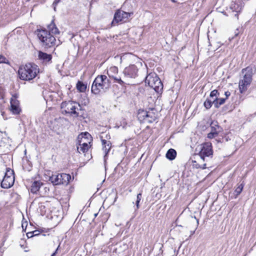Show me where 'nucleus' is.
Returning <instances> with one entry per match:
<instances>
[{"mask_svg":"<svg viewBox=\"0 0 256 256\" xmlns=\"http://www.w3.org/2000/svg\"><path fill=\"white\" fill-rule=\"evenodd\" d=\"M60 33V32L54 22V20H52L48 26V30L42 29L38 30L37 36L41 42L42 45L45 48H50L56 44V39L52 34L57 35Z\"/></svg>","mask_w":256,"mask_h":256,"instance_id":"f257e3e1","label":"nucleus"},{"mask_svg":"<svg viewBox=\"0 0 256 256\" xmlns=\"http://www.w3.org/2000/svg\"><path fill=\"white\" fill-rule=\"evenodd\" d=\"M39 72L38 66L28 63L19 68L18 74L20 78L24 80H30L34 79Z\"/></svg>","mask_w":256,"mask_h":256,"instance_id":"f03ea898","label":"nucleus"},{"mask_svg":"<svg viewBox=\"0 0 256 256\" xmlns=\"http://www.w3.org/2000/svg\"><path fill=\"white\" fill-rule=\"evenodd\" d=\"M110 81L106 76H98L92 83V92L95 94H98L102 92H105L110 88Z\"/></svg>","mask_w":256,"mask_h":256,"instance_id":"7ed1b4c3","label":"nucleus"},{"mask_svg":"<svg viewBox=\"0 0 256 256\" xmlns=\"http://www.w3.org/2000/svg\"><path fill=\"white\" fill-rule=\"evenodd\" d=\"M60 108L63 114H68L74 115L75 117H78V110H81V106L79 104L73 101L63 102L60 104Z\"/></svg>","mask_w":256,"mask_h":256,"instance_id":"20e7f679","label":"nucleus"},{"mask_svg":"<svg viewBox=\"0 0 256 256\" xmlns=\"http://www.w3.org/2000/svg\"><path fill=\"white\" fill-rule=\"evenodd\" d=\"M242 73L244 74L242 79L239 82V88L241 93L246 92L248 86L250 85L252 81V69L250 67H247L242 70Z\"/></svg>","mask_w":256,"mask_h":256,"instance_id":"39448f33","label":"nucleus"},{"mask_svg":"<svg viewBox=\"0 0 256 256\" xmlns=\"http://www.w3.org/2000/svg\"><path fill=\"white\" fill-rule=\"evenodd\" d=\"M89 138L92 140V137L88 132H82L78 136V146H77V150L79 153H85L89 148V144L90 142L88 141Z\"/></svg>","mask_w":256,"mask_h":256,"instance_id":"423d86ee","label":"nucleus"},{"mask_svg":"<svg viewBox=\"0 0 256 256\" xmlns=\"http://www.w3.org/2000/svg\"><path fill=\"white\" fill-rule=\"evenodd\" d=\"M138 118L140 122L150 124L156 120L157 114L152 110L150 111L141 110L138 112Z\"/></svg>","mask_w":256,"mask_h":256,"instance_id":"0eeeda50","label":"nucleus"},{"mask_svg":"<svg viewBox=\"0 0 256 256\" xmlns=\"http://www.w3.org/2000/svg\"><path fill=\"white\" fill-rule=\"evenodd\" d=\"M132 14V12H127L120 10H117L114 14L112 26H114L120 22H126Z\"/></svg>","mask_w":256,"mask_h":256,"instance_id":"6e6552de","label":"nucleus"},{"mask_svg":"<svg viewBox=\"0 0 256 256\" xmlns=\"http://www.w3.org/2000/svg\"><path fill=\"white\" fill-rule=\"evenodd\" d=\"M212 146L210 143H204L199 152V156L203 161H206V158L212 155Z\"/></svg>","mask_w":256,"mask_h":256,"instance_id":"1a4fd4ad","label":"nucleus"},{"mask_svg":"<svg viewBox=\"0 0 256 256\" xmlns=\"http://www.w3.org/2000/svg\"><path fill=\"white\" fill-rule=\"evenodd\" d=\"M138 70L136 65L131 64L124 69L123 74L126 77L135 78L138 76Z\"/></svg>","mask_w":256,"mask_h":256,"instance_id":"9d476101","label":"nucleus"},{"mask_svg":"<svg viewBox=\"0 0 256 256\" xmlns=\"http://www.w3.org/2000/svg\"><path fill=\"white\" fill-rule=\"evenodd\" d=\"M243 3L242 0H232L230 6V8L232 12H236L234 16L238 19V13L240 12L243 7Z\"/></svg>","mask_w":256,"mask_h":256,"instance_id":"9b49d317","label":"nucleus"},{"mask_svg":"<svg viewBox=\"0 0 256 256\" xmlns=\"http://www.w3.org/2000/svg\"><path fill=\"white\" fill-rule=\"evenodd\" d=\"M10 112L14 114H18L20 113L21 110L19 106V102L16 98L13 97L10 100Z\"/></svg>","mask_w":256,"mask_h":256,"instance_id":"f8f14e48","label":"nucleus"},{"mask_svg":"<svg viewBox=\"0 0 256 256\" xmlns=\"http://www.w3.org/2000/svg\"><path fill=\"white\" fill-rule=\"evenodd\" d=\"M14 176H4L1 183V186L4 188H8L12 186L14 184Z\"/></svg>","mask_w":256,"mask_h":256,"instance_id":"ddd939ff","label":"nucleus"},{"mask_svg":"<svg viewBox=\"0 0 256 256\" xmlns=\"http://www.w3.org/2000/svg\"><path fill=\"white\" fill-rule=\"evenodd\" d=\"M158 76L155 72H150L147 75L145 78V82L148 84L149 86L153 88L154 84L156 80H158Z\"/></svg>","mask_w":256,"mask_h":256,"instance_id":"4468645a","label":"nucleus"},{"mask_svg":"<svg viewBox=\"0 0 256 256\" xmlns=\"http://www.w3.org/2000/svg\"><path fill=\"white\" fill-rule=\"evenodd\" d=\"M44 186L43 184L40 181H34L33 182L31 186L30 192L33 194H37L40 195L42 194V192L40 191V188Z\"/></svg>","mask_w":256,"mask_h":256,"instance_id":"2eb2a0df","label":"nucleus"},{"mask_svg":"<svg viewBox=\"0 0 256 256\" xmlns=\"http://www.w3.org/2000/svg\"><path fill=\"white\" fill-rule=\"evenodd\" d=\"M154 84L153 89L158 93H162L163 90V84L158 77Z\"/></svg>","mask_w":256,"mask_h":256,"instance_id":"dca6fc26","label":"nucleus"},{"mask_svg":"<svg viewBox=\"0 0 256 256\" xmlns=\"http://www.w3.org/2000/svg\"><path fill=\"white\" fill-rule=\"evenodd\" d=\"M60 174H52L50 177V180L54 185L61 184Z\"/></svg>","mask_w":256,"mask_h":256,"instance_id":"f3484780","label":"nucleus"},{"mask_svg":"<svg viewBox=\"0 0 256 256\" xmlns=\"http://www.w3.org/2000/svg\"><path fill=\"white\" fill-rule=\"evenodd\" d=\"M61 184L68 185L71 179V176L69 174L64 173L60 174Z\"/></svg>","mask_w":256,"mask_h":256,"instance_id":"a211bd4d","label":"nucleus"},{"mask_svg":"<svg viewBox=\"0 0 256 256\" xmlns=\"http://www.w3.org/2000/svg\"><path fill=\"white\" fill-rule=\"evenodd\" d=\"M211 131L218 134L222 131V128L218 125L217 122H212L210 124Z\"/></svg>","mask_w":256,"mask_h":256,"instance_id":"6ab92c4d","label":"nucleus"},{"mask_svg":"<svg viewBox=\"0 0 256 256\" xmlns=\"http://www.w3.org/2000/svg\"><path fill=\"white\" fill-rule=\"evenodd\" d=\"M176 156V152L172 148L168 150L166 154V158L170 160H174Z\"/></svg>","mask_w":256,"mask_h":256,"instance_id":"aec40b11","label":"nucleus"},{"mask_svg":"<svg viewBox=\"0 0 256 256\" xmlns=\"http://www.w3.org/2000/svg\"><path fill=\"white\" fill-rule=\"evenodd\" d=\"M38 58L45 61L46 62H49L52 60V56L47 54L46 53L40 52L38 53Z\"/></svg>","mask_w":256,"mask_h":256,"instance_id":"412c9836","label":"nucleus"},{"mask_svg":"<svg viewBox=\"0 0 256 256\" xmlns=\"http://www.w3.org/2000/svg\"><path fill=\"white\" fill-rule=\"evenodd\" d=\"M225 98H216L213 100V104L216 108H218L220 106L223 104L225 102Z\"/></svg>","mask_w":256,"mask_h":256,"instance_id":"4be33fe9","label":"nucleus"},{"mask_svg":"<svg viewBox=\"0 0 256 256\" xmlns=\"http://www.w3.org/2000/svg\"><path fill=\"white\" fill-rule=\"evenodd\" d=\"M77 89L80 92H84L86 88V86L82 82L78 81L76 84Z\"/></svg>","mask_w":256,"mask_h":256,"instance_id":"5701e85b","label":"nucleus"},{"mask_svg":"<svg viewBox=\"0 0 256 256\" xmlns=\"http://www.w3.org/2000/svg\"><path fill=\"white\" fill-rule=\"evenodd\" d=\"M244 186V184H239L234 190L235 197L236 198L242 192Z\"/></svg>","mask_w":256,"mask_h":256,"instance_id":"b1692460","label":"nucleus"},{"mask_svg":"<svg viewBox=\"0 0 256 256\" xmlns=\"http://www.w3.org/2000/svg\"><path fill=\"white\" fill-rule=\"evenodd\" d=\"M8 140L7 134L6 132H2L0 131V142H6Z\"/></svg>","mask_w":256,"mask_h":256,"instance_id":"393cba45","label":"nucleus"},{"mask_svg":"<svg viewBox=\"0 0 256 256\" xmlns=\"http://www.w3.org/2000/svg\"><path fill=\"white\" fill-rule=\"evenodd\" d=\"M213 104V100L207 98L204 102V105L206 109H209L211 108Z\"/></svg>","mask_w":256,"mask_h":256,"instance_id":"a878e982","label":"nucleus"},{"mask_svg":"<svg viewBox=\"0 0 256 256\" xmlns=\"http://www.w3.org/2000/svg\"><path fill=\"white\" fill-rule=\"evenodd\" d=\"M112 78H114L116 82L121 85H123L125 84V82L122 80L120 77L112 76Z\"/></svg>","mask_w":256,"mask_h":256,"instance_id":"bb28decb","label":"nucleus"},{"mask_svg":"<svg viewBox=\"0 0 256 256\" xmlns=\"http://www.w3.org/2000/svg\"><path fill=\"white\" fill-rule=\"evenodd\" d=\"M218 94V90H214L212 91L210 94V99H212V100L214 99L215 98H214V96L216 98H217L216 96H217Z\"/></svg>","mask_w":256,"mask_h":256,"instance_id":"cd10ccee","label":"nucleus"},{"mask_svg":"<svg viewBox=\"0 0 256 256\" xmlns=\"http://www.w3.org/2000/svg\"><path fill=\"white\" fill-rule=\"evenodd\" d=\"M102 146L106 145L108 147V148H111L112 144H111V142L110 141H107L105 140H102Z\"/></svg>","mask_w":256,"mask_h":256,"instance_id":"c85d7f7f","label":"nucleus"},{"mask_svg":"<svg viewBox=\"0 0 256 256\" xmlns=\"http://www.w3.org/2000/svg\"><path fill=\"white\" fill-rule=\"evenodd\" d=\"M102 149L106 153L104 156V158H106V154L108 153L110 148H108V147L106 145L102 146Z\"/></svg>","mask_w":256,"mask_h":256,"instance_id":"c756f323","label":"nucleus"},{"mask_svg":"<svg viewBox=\"0 0 256 256\" xmlns=\"http://www.w3.org/2000/svg\"><path fill=\"white\" fill-rule=\"evenodd\" d=\"M218 135V134H215L214 132L211 131L209 134H208V137L210 138H212Z\"/></svg>","mask_w":256,"mask_h":256,"instance_id":"7c9ffc66","label":"nucleus"},{"mask_svg":"<svg viewBox=\"0 0 256 256\" xmlns=\"http://www.w3.org/2000/svg\"><path fill=\"white\" fill-rule=\"evenodd\" d=\"M13 176V171L10 170H7L4 176Z\"/></svg>","mask_w":256,"mask_h":256,"instance_id":"2f4dec72","label":"nucleus"},{"mask_svg":"<svg viewBox=\"0 0 256 256\" xmlns=\"http://www.w3.org/2000/svg\"><path fill=\"white\" fill-rule=\"evenodd\" d=\"M142 198V194L141 193H139L137 195L136 200H138V201L140 202Z\"/></svg>","mask_w":256,"mask_h":256,"instance_id":"473e14b6","label":"nucleus"},{"mask_svg":"<svg viewBox=\"0 0 256 256\" xmlns=\"http://www.w3.org/2000/svg\"><path fill=\"white\" fill-rule=\"evenodd\" d=\"M6 58L2 56H0V64H2V63H5L6 62H4V60H5Z\"/></svg>","mask_w":256,"mask_h":256,"instance_id":"72a5a7b5","label":"nucleus"},{"mask_svg":"<svg viewBox=\"0 0 256 256\" xmlns=\"http://www.w3.org/2000/svg\"><path fill=\"white\" fill-rule=\"evenodd\" d=\"M34 232H33V234H32V233H31V232H28V233H27V236H28V238H30V237H32V236H36V234H34Z\"/></svg>","mask_w":256,"mask_h":256,"instance_id":"f704fd0d","label":"nucleus"},{"mask_svg":"<svg viewBox=\"0 0 256 256\" xmlns=\"http://www.w3.org/2000/svg\"><path fill=\"white\" fill-rule=\"evenodd\" d=\"M140 202V201L136 200V208H134L135 210H136L139 208H140V205H139Z\"/></svg>","mask_w":256,"mask_h":256,"instance_id":"c9c22d12","label":"nucleus"},{"mask_svg":"<svg viewBox=\"0 0 256 256\" xmlns=\"http://www.w3.org/2000/svg\"><path fill=\"white\" fill-rule=\"evenodd\" d=\"M224 94H225V96H226V98H227L230 96V92L227 91V92H225Z\"/></svg>","mask_w":256,"mask_h":256,"instance_id":"e433bc0d","label":"nucleus"},{"mask_svg":"<svg viewBox=\"0 0 256 256\" xmlns=\"http://www.w3.org/2000/svg\"><path fill=\"white\" fill-rule=\"evenodd\" d=\"M60 0H54L52 5L54 6H55L58 4L60 2Z\"/></svg>","mask_w":256,"mask_h":256,"instance_id":"4c0bfd02","label":"nucleus"},{"mask_svg":"<svg viewBox=\"0 0 256 256\" xmlns=\"http://www.w3.org/2000/svg\"><path fill=\"white\" fill-rule=\"evenodd\" d=\"M59 247H60V245L58 246V247L57 248L56 250V251L52 254L51 256H56V254L57 253V251H58Z\"/></svg>","mask_w":256,"mask_h":256,"instance_id":"58836bf2","label":"nucleus"},{"mask_svg":"<svg viewBox=\"0 0 256 256\" xmlns=\"http://www.w3.org/2000/svg\"><path fill=\"white\" fill-rule=\"evenodd\" d=\"M234 33H235V34H234V36H237L238 34H239V30H238V28H237V29L236 30V31H235V32H234Z\"/></svg>","mask_w":256,"mask_h":256,"instance_id":"ea45409f","label":"nucleus"},{"mask_svg":"<svg viewBox=\"0 0 256 256\" xmlns=\"http://www.w3.org/2000/svg\"><path fill=\"white\" fill-rule=\"evenodd\" d=\"M110 70H112L114 71H117L118 70L117 68H116L115 66L111 68Z\"/></svg>","mask_w":256,"mask_h":256,"instance_id":"a19ab883","label":"nucleus"},{"mask_svg":"<svg viewBox=\"0 0 256 256\" xmlns=\"http://www.w3.org/2000/svg\"><path fill=\"white\" fill-rule=\"evenodd\" d=\"M2 98V90H0V99Z\"/></svg>","mask_w":256,"mask_h":256,"instance_id":"79ce46f5","label":"nucleus"},{"mask_svg":"<svg viewBox=\"0 0 256 256\" xmlns=\"http://www.w3.org/2000/svg\"><path fill=\"white\" fill-rule=\"evenodd\" d=\"M202 169H205L206 168V164H204L202 167Z\"/></svg>","mask_w":256,"mask_h":256,"instance_id":"37998d69","label":"nucleus"},{"mask_svg":"<svg viewBox=\"0 0 256 256\" xmlns=\"http://www.w3.org/2000/svg\"><path fill=\"white\" fill-rule=\"evenodd\" d=\"M194 232H195V230H194V231L192 232H191V234L192 235L194 233Z\"/></svg>","mask_w":256,"mask_h":256,"instance_id":"c03bdc74","label":"nucleus"},{"mask_svg":"<svg viewBox=\"0 0 256 256\" xmlns=\"http://www.w3.org/2000/svg\"><path fill=\"white\" fill-rule=\"evenodd\" d=\"M196 221H197V226H198V220H196Z\"/></svg>","mask_w":256,"mask_h":256,"instance_id":"a18cd8bd","label":"nucleus"},{"mask_svg":"<svg viewBox=\"0 0 256 256\" xmlns=\"http://www.w3.org/2000/svg\"><path fill=\"white\" fill-rule=\"evenodd\" d=\"M180 247H181V246H180L178 247V248H180Z\"/></svg>","mask_w":256,"mask_h":256,"instance_id":"49530a36","label":"nucleus"},{"mask_svg":"<svg viewBox=\"0 0 256 256\" xmlns=\"http://www.w3.org/2000/svg\"><path fill=\"white\" fill-rule=\"evenodd\" d=\"M180 247H181V246H180L178 247V248H180Z\"/></svg>","mask_w":256,"mask_h":256,"instance_id":"de8ad7c7","label":"nucleus"},{"mask_svg":"<svg viewBox=\"0 0 256 256\" xmlns=\"http://www.w3.org/2000/svg\"><path fill=\"white\" fill-rule=\"evenodd\" d=\"M180 247H181V246H180L178 247V248H180Z\"/></svg>","mask_w":256,"mask_h":256,"instance_id":"09e8293b","label":"nucleus"},{"mask_svg":"<svg viewBox=\"0 0 256 256\" xmlns=\"http://www.w3.org/2000/svg\"><path fill=\"white\" fill-rule=\"evenodd\" d=\"M46 187H44V189L46 190Z\"/></svg>","mask_w":256,"mask_h":256,"instance_id":"8fccbe9b","label":"nucleus"}]
</instances>
